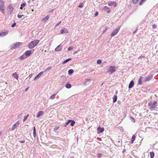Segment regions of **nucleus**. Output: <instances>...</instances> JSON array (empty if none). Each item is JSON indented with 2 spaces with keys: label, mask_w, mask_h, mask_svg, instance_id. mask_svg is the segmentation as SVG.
Listing matches in <instances>:
<instances>
[{
  "label": "nucleus",
  "mask_w": 158,
  "mask_h": 158,
  "mask_svg": "<svg viewBox=\"0 0 158 158\" xmlns=\"http://www.w3.org/2000/svg\"><path fill=\"white\" fill-rule=\"evenodd\" d=\"M26 5L25 3H23L21 4V7H20V9H22L23 8V7H24Z\"/></svg>",
  "instance_id": "obj_35"
},
{
  "label": "nucleus",
  "mask_w": 158,
  "mask_h": 158,
  "mask_svg": "<svg viewBox=\"0 0 158 158\" xmlns=\"http://www.w3.org/2000/svg\"><path fill=\"white\" fill-rule=\"evenodd\" d=\"M19 124V121H18L16 123L14 124L12 127V130H14L17 126H18Z\"/></svg>",
  "instance_id": "obj_11"
},
{
  "label": "nucleus",
  "mask_w": 158,
  "mask_h": 158,
  "mask_svg": "<svg viewBox=\"0 0 158 158\" xmlns=\"http://www.w3.org/2000/svg\"><path fill=\"white\" fill-rule=\"evenodd\" d=\"M68 31L66 30V28H64L61 30L60 32L61 34H63L64 33H68Z\"/></svg>",
  "instance_id": "obj_14"
},
{
  "label": "nucleus",
  "mask_w": 158,
  "mask_h": 158,
  "mask_svg": "<svg viewBox=\"0 0 158 158\" xmlns=\"http://www.w3.org/2000/svg\"><path fill=\"white\" fill-rule=\"evenodd\" d=\"M70 121H70V123H71L70 125L71 126H73L75 123V122L73 120H70Z\"/></svg>",
  "instance_id": "obj_32"
},
{
  "label": "nucleus",
  "mask_w": 158,
  "mask_h": 158,
  "mask_svg": "<svg viewBox=\"0 0 158 158\" xmlns=\"http://www.w3.org/2000/svg\"><path fill=\"white\" fill-rule=\"evenodd\" d=\"M22 44V43L17 42L16 44L13 45V48L14 49H16L19 48V46Z\"/></svg>",
  "instance_id": "obj_9"
},
{
  "label": "nucleus",
  "mask_w": 158,
  "mask_h": 158,
  "mask_svg": "<svg viewBox=\"0 0 158 158\" xmlns=\"http://www.w3.org/2000/svg\"><path fill=\"white\" fill-rule=\"evenodd\" d=\"M19 142L21 143H24L25 142V141L24 140L19 141Z\"/></svg>",
  "instance_id": "obj_47"
},
{
  "label": "nucleus",
  "mask_w": 158,
  "mask_h": 158,
  "mask_svg": "<svg viewBox=\"0 0 158 158\" xmlns=\"http://www.w3.org/2000/svg\"><path fill=\"white\" fill-rule=\"evenodd\" d=\"M139 0H133L132 2L134 4L137 3L139 1Z\"/></svg>",
  "instance_id": "obj_37"
},
{
  "label": "nucleus",
  "mask_w": 158,
  "mask_h": 158,
  "mask_svg": "<svg viewBox=\"0 0 158 158\" xmlns=\"http://www.w3.org/2000/svg\"><path fill=\"white\" fill-rule=\"evenodd\" d=\"M73 47H69L68 48V50L69 51H70L72 50H73Z\"/></svg>",
  "instance_id": "obj_40"
},
{
  "label": "nucleus",
  "mask_w": 158,
  "mask_h": 158,
  "mask_svg": "<svg viewBox=\"0 0 158 158\" xmlns=\"http://www.w3.org/2000/svg\"><path fill=\"white\" fill-rule=\"evenodd\" d=\"M83 6V3H81L79 4L78 7L80 8H82Z\"/></svg>",
  "instance_id": "obj_38"
},
{
  "label": "nucleus",
  "mask_w": 158,
  "mask_h": 158,
  "mask_svg": "<svg viewBox=\"0 0 158 158\" xmlns=\"http://www.w3.org/2000/svg\"><path fill=\"white\" fill-rule=\"evenodd\" d=\"M144 56H140L139 57V59H142L143 57Z\"/></svg>",
  "instance_id": "obj_54"
},
{
  "label": "nucleus",
  "mask_w": 158,
  "mask_h": 158,
  "mask_svg": "<svg viewBox=\"0 0 158 158\" xmlns=\"http://www.w3.org/2000/svg\"><path fill=\"white\" fill-rule=\"evenodd\" d=\"M49 15H47L42 20V21L46 22L47 21L49 18Z\"/></svg>",
  "instance_id": "obj_19"
},
{
  "label": "nucleus",
  "mask_w": 158,
  "mask_h": 158,
  "mask_svg": "<svg viewBox=\"0 0 158 158\" xmlns=\"http://www.w3.org/2000/svg\"><path fill=\"white\" fill-rule=\"evenodd\" d=\"M135 138H136V137L134 135L132 136L131 138V143H133V142L135 140Z\"/></svg>",
  "instance_id": "obj_24"
},
{
  "label": "nucleus",
  "mask_w": 158,
  "mask_h": 158,
  "mask_svg": "<svg viewBox=\"0 0 158 158\" xmlns=\"http://www.w3.org/2000/svg\"><path fill=\"white\" fill-rule=\"evenodd\" d=\"M24 54L27 56L28 57L31 54V51L30 50L27 51L25 52Z\"/></svg>",
  "instance_id": "obj_13"
},
{
  "label": "nucleus",
  "mask_w": 158,
  "mask_h": 158,
  "mask_svg": "<svg viewBox=\"0 0 158 158\" xmlns=\"http://www.w3.org/2000/svg\"><path fill=\"white\" fill-rule=\"evenodd\" d=\"M44 74V72H40L34 78V80H35L37 79L39 77H40L41 76Z\"/></svg>",
  "instance_id": "obj_15"
},
{
  "label": "nucleus",
  "mask_w": 158,
  "mask_h": 158,
  "mask_svg": "<svg viewBox=\"0 0 158 158\" xmlns=\"http://www.w3.org/2000/svg\"><path fill=\"white\" fill-rule=\"evenodd\" d=\"M61 23V21H60L58 23L56 24L55 26V28H56V27L57 26H58Z\"/></svg>",
  "instance_id": "obj_44"
},
{
  "label": "nucleus",
  "mask_w": 158,
  "mask_h": 158,
  "mask_svg": "<svg viewBox=\"0 0 158 158\" xmlns=\"http://www.w3.org/2000/svg\"><path fill=\"white\" fill-rule=\"evenodd\" d=\"M120 28V27H118V28H117L115 30H114L112 33L110 34V36L111 37L115 36L117 34Z\"/></svg>",
  "instance_id": "obj_4"
},
{
  "label": "nucleus",
  "mask_w": 158,
  "mask_h": 158,
  "mask_svg": "<svg viewBox=\"0 0 158 158\" xmlns=\"http://www.w3.org/2000/svg\"><path fill=\"white\" fill-rule=\"evenodd\" d=\"M70 120H68V122L65 123L64 124V126L66 127V126L68 125V124L70 123Z\"/></svg>",
  "instance_id": "obj_36"
},
{
  "label": "nucleus",
  "mask_w": 158,
  "mask_h": 158,
  "mask_svg": "<svg viewBox=\"0 0 158 158\" xmlns=\"http://www.w3.org/2000/svg\"><path fill=\"white\" fill-rule=\"evenodd\" d=\"M20 58L21 59V60H23L24 59V58L23 57V56H20Z\"/></svg>",
  "instance_id": "obj_49"
},
{
  "label": "nucleus",
  "mask_w": 158,
  "mask_h": 158,
  "mask_svg": "<svg viewBox=\"0 0 158 158\" xmlns=\"http://www.w3.org/2000/svg\"><path fill=\"white\" fill-rule=\"evenodd\" d=\"M56 94H55L52 95L50 97V99L52 100L55 99L56 98Z\"/></svg>",
  "instance_id": "obj_31"
},
{
  "label": "nucleus",
  "mask_w": 158,
  "mask_h": 158,
  "mask_svg": "<svg viewBox=\"0 0 158 158\" xmlns=\"http://www.w3.org/2000/svg\"><path fill=\"white\" fill-rule=\"evenodd\" d=\"M26 117H27H27L29 116V115L28 114L27 116H25Z\"/></svg>",
  "instance_id": "obj_59"
},
{
  "label": "nucleus",
  "mask_w": 158,
  "mask_h": 158,
  "mask_svg": "<svg viewBox=\"0 0 158 158\" xmlns=\"http://www.w3.org/2000/svg\"><path fill=\"white\" fill-rule=\"evenodd\" d=\"M142 77H141L138 80V84L139 85H142Z\"/></svg>",
  "instance_id": "obj_20"
},
{
  "label": "nucleus",
  "mask_w": 158,
  "mask_h": 158,
  "mask_svg": "<svg viewBox=\"0 0 158 158\" xmlns=\"http://www.w3.org/2000/svg\"><path fill=\"white\" fill-rule=\"evenodd\" d=\"M116 68L115 66H111L109 68L107 69V72L111 74L116 71Z\"/></svg>",
  "instance_id": "obj_3"
},
{
  "label": "nucleus",
  "mask_w": 158,
  "mask_h": 158,
  "mask_svg": "<svg viewBox=\"0 0 158 158\" xmlns=\"http://www.w3.org/2000/svg\"><path fill=\"white\" fill-rule=\"evenodd\" d=\"M131 118H132V120H134V122H135V119H134V118H132V117H131Z\"/></svg>",
  "instance_id": "obj_58"
},
{
  "label": "nucleus",
  "mask_w": 158,
  "mask_h": 158,
  "mask_svg": "<svg viewBox=\"0 0 158 158\" xmlns=\"http://www.w3.org/2000/svg\"><path fill=\"white\" fill-rule=\"evenodd\" d=\"M108 5L109 6H111L114 5V7L116 6V4L114 2H111L108 4Z\"/></svg>",
  "instance_id": "obj_17"
},
{
  "label": "nucleus",
  "mask_w": 158,
  "mask_h": 158,
  "mask_svg": "<svg viewBox=\"0 0 158 158\" xmlns=\"http://www.w3.org/2000/svg\"><path fill=\"white\" fill-rule=\"evenodd\" d=\"M59 128V127H55L54 129H53V131L54 132H56L57 131H56Z\"/></svg>",
  "instance_id": "obj_34"
},
{
  "label": "nucleus",
  "mask_w": 158,
  "mask_h": 158,
  "mask_svg": "<svg viewBox=\"0 0 158 158\" xmlns=\"http://www.w3.org/2000/svg\"><path fill=\"white\" fill-rule=\"evenodd\" d=\"M28 88H26V89H25V91H27V90H28Z\"/></svg>",
  "instance_id": "obj_57"
},
{
  "label": "nucleus",
  "mask_w": 158,
  "mask_h": 158,
  "mask_svg": "<svg viewBox=\"0 0 158 158\" xmlns=\"http://www.w3.org/2000/svg\"><path fill=\"white\" fill-rule=\"evenodd\" d=\"M134 81L133 80L131 81L129 85L128 88L129 89L132 88L134 86Z\"/></svg>",
  "instance_id": "obj_12"
},
{
  "label": "nucleus",
  "mask_w": 158,
  "mask_h": 158,
  "mask_svg": "<svg viewBox=\"0 0 158 158\" xmlns=\"http://www.w3.org/2000/svg\"><path fill=\"white\" fill-rule=\"evenodd\" d=\"M0 10L1 11L3 14L5 13V10L4 8V7L0 8Z\"/></svg>",
  "instance_id": "obj_33"
},
{
  "label": "nucleus",
  "mask_w": 158,
  "mask_h": 158,
  "mask_svg": "<svg viewBox=\"0 0 158 158\" xmlns=\"http://www.w3.org/2000/svg\"><path fill=\"white\" fill-rule=\"evenodd\" d=\"M4 6V4L2 0H0V8Z\"/></svg>",
  "instance_id": "obj_25"
},
{
  "label": "nucleus",
  "mask_w": 158,
  "mask_h": 158,
  "mask_svg": "<svg viewBox=\"0 0 158 158\" xmlns=\"http://www.w3.org/2000/svg\"><path fill=\"white\" fill-rule=\"evenodd\" d=\"M52 68V67L51 66L48 67L44 71H43L44 72V73H45L46 72H47V71L51 69Z\"/></svg>",
  "instance_id": "obj_29"
},
{
  "label": "nucleus",
  "mask_w": 158,
  "mask_h": 158,
  "mask_svg": "<svg viewBox=\"0 0 158 158\" xmlns=\"http://www.w3.org/2000/svg\"><path fill=\"white\" fill-rule=\"evenodd\" d=\"M23 16V15H18V18H21L22 16Z\"/></svg>",
  "instance_id": "obj_42"
},
{
  "label": "nucleus",
  "mask_w": 158,
  "mask_h": 158,
  "mask_svg": "<svg viewBox=\"0 0 158 158\" xmlns=\"http://www.w3.org/2000/svg\"><path fill=\"white\" fill-rule=\"evenodd\" d=\"M143 2H143V1H142V0H141V1L140 2H139V5H141L142 4V3H143Z\"/></svg>",
  "instance_id": "obj_45"
},
{
  "label": "nucleus",
  "mask_w": 158,
  "mask_h": 158,
  "mask_svg": "<svg viewBox=\"0 0 158 158\" xmlns=\"http://www.w3.org/2000/svg\"><path fill=\"white\" fill-rule=\"evenodd\" d=\"M102 62V61L100 60H98L97 61V63L98 64H100Z\"/></svg>",
  "instance_id": "obj_39"
},
{
  "label": "nucleus",
  "mask_w": 158,
  "mask_h": 158,
  "mask_svg": "<svg viewBox=\"0 0 158 158\" xmlns=\"http://www.w3.org/2000/svg\"><path fill=\"white\" fill-rule=\"evenodd\" d=\"M13 75L14 76L15 78L17 79H18V78L19 77L17 75V74L16 73H13Z\"/></svg>",
  "instance_id": "obj_28"
},
{
  "label": "nucleus",
  "mask_w": 158,
  "mask_h": 158,
  "mask_svg": "<svg viewBox=\"0 0 158 158\" xmlns=\"http://www.w3.org/2000/svg\"><path fill=\"white\" fill-rule=\"evenodd\" d=\"M16 25V23H13L12 25L11 26V27H15V26Z\"/></svg>",
  "instance_id": "obj_41"
},
{
  "label": "nucleus",
  "mask_w": 158,
  "mask_h": 158,
  "mask_svg": "<svg viewBox=\"0 0 158 158\" xmlns=\"http://www.w3.org/2000/svg\"><path fill=\"white\" fill-rule=\"evenodd\" d=\"M72 59V58H69V59H67L66 60H65L63 62V64H66V63H67V62H68V61H69L71 60Z\"/></svg>",
  "instance_id": "obj_22"
},
{
  "label": "nucleus",
  "mask_w": 158,
  "mask_h": 158,
  "mask_svg": "<svg viewBox=\"0 0 158 158\" xmlns=\"http://www.w3.org/2000/svg\"><path fill=\"white\" fill-rule=\"evenodd\" d=\"M137 30V29L133 32V34H135Z\"/></svg>",
  "instance_id": "obj_51"
},
{
  "label": "nucleus",
  "mask_w": 158,
  "mask_h": 158,
  "mask_svg": "<svg viewBox=\"0 0 158 158\" xmlns=\"http://www.w3.org/2000/svg\"><path fill=\"white\" fill-rule=\"evenodd\" d=\"M32 76V74H30L29 76V77L30 78Z\"/></svg>",
  "instance_id": "obj_53"
},
{
  "label": "nucleus",
  "mask_w": 158,
  "mask_h": 158,
  "mask_svg": "<svg viewBox=\"0 0 158 158\" xmlns=\"http://www.w3.org/2000/svg\"><path fill=\"white\" fill-rule=\"evenodd\" d=\"M102 156L101 154H98V157H100Z\"/></svg>",
  "instance_id": "obj_50"
},
{
  "label": "nucleus",
  "mask_w": 158,
  "mask_h": 158,
  "mask_svg": "<svg viewBox=\"0 0 158 158\" xmlns=\"http://www.w3.org/2000/svg\"><path fill=\"white\" fill-rule=\"evenodd\" d=\"M39 40H36L31 42L28 44V47L30 49L33 48L39 43Z\"/></svg>",
  "instance_id": "obj_1"
},
{
  "label": "nucleus",
  "mask_w": 158,
  "mask_h": 158,
  "mask_svg": "<svg viewBox=\"0 0 158 158\" xmlns=\"http://www.w3.org/2000/svg\"><path fill=\"white\" fill-rule=\"evenodd\" d=\"M118 103H119V102H118Z\"/></svg>",
  "instance_id": "obj_63"
},
{
  "label": "nucleus",
  "mask_w": 158,
  "mask_h": 158,
  "mask_svg": "<svg viewBox=\"0 0 158 158\" xmlns=\"http://www.w3.org/2000/svg\"><path fill=\"white\" fill-rule=\"evenodd\" d=\"M8 31H6L0 33V37L4 36L8 34Z\"/></svg>",
  "instance_id": "obj_16"
},
{
  "label": "nucleus",
  "mask_w": 158,
  "mask_h": 158,
  "mask_svg": "<svg viewBox=\"0 0 158 158\" xmlns=\"http://www.w3.org/2000/svg\"><path fill=\"white\" fill-rule=\"evenodd\" d=\"M92 80L90 79H85L84 84L85 85H87L91 83Z\"/></svg>",
  "instance_id": "obj_6"
},
{
  "label": "nucleus",
  "mask_w": 158,
  "mask_h": 158,
  "mask_svg": "<svg viewBox=\"0 0 158 158\" xmlns=\"http://www.w3.org/2000/svg\"><path fill=\"white\" fill-rule=\"evenodd\" d=\"M151 158H153L154 156V153L153 152H151L150 153Z\"/></svg>",
  "instance_id": "obj_30"
},
{
  "label": "nucleus",
  "mask_w": 158,
  "mask_h": 158,
  "mask_svg": "<svg viewBox=\"0 0 158 158\" xmlns=\"http://www.w3.org/2000/svg\"><path fill=\"white\" fill-rule=\"evenodd\" d=\"M156 104H157V102L156 101H154L153 102H149L148 103V106H150L149 109L151 110H154L156 107Z\"/></svg>",
  "instance_id": "obj_2"
},
{
  "label": "nucleus",
  "mask_w": 158,
  "mask_h": 158,
  "mask_svg": "<svg viewBox=\"0 0 158 158\" xmlns=\"http://www.w3.org/2000/svg\"><path fill=\"white\" fill-rule=\"evenodd\" d=\"M110 10H108L107 11V13H109L110 12Z\"/></svg>",
  "instance_id": "obj_55"
},
{
  "label": "nucleus",
  "mask_w": 158,
  "mask_h": 158,
  "mask_svg": "<svg viewBox=\"0 0 158 158\" xmlns=\"http://www.w3.org/2000/svg\"><path fill=\"white\" fill-rule=\"evenodd\" d=\"M65 86L67 88L70 89V88H71V87L72 86H71V85L70 84L68 83L66 84Z\"/></svg>",
  "instance_id": "obj_27"
},
{
  "label": "nucleus",
  "mask_w": 158,
  "mask_h": 158,
  "mask_svg": "<svg viewBox=\"0 0 158 158\" xmlns=\"http://www.w3.org/2000/svg\"><path fill=\"white\" fill-rule=\"evenodd\" d=\"M97 131L98 133H100L103 132L104 131V129L103 127H101L100 126H99L97 128Z\"/></svg>",
  "instance_id": "obj_8"
},
{
  "label": "nucleus",
  "mask_w": 158,
  "mask_h": 158,
  "mask_svg": "<svg viewBox=\"0 0 158 158\" xmlns=\"http://www.w3.org/2000/svg\"><path fill=\"white\" fill-rule=\"evenodd\" d=\"M34 130H33V136L34 138H35L36 136V130L35 129V127H33Z\"/></svg>",
  "instance_id": "obj_21"
},
{
  "label": "nucleus",
  "mask_w": 158,
  "mask_h": 158,
  "mask_svg": "<svg viewBox=\"0 0 158 158\" xmlns=\"http://www.w3.org/2000/svg\"><path fill=\"white\" fill-rule=\"evenodd\" d=\"M14 8L12 6L9 5L7 8V13L8 14L10 15L11 14Z\"/></svg>",
  "instance_id": "obj_5"
},
{
  "label": "nucleus",
  "mask_w": 158,
  "mask_h": 158,
  "mask_svg": "<svg viewBox=\"0 0 158 158\" xmlns=\"http://www.w3.org/2000/svg\"><path fill=\"white\" fill-rule=\"evenodd\" d=\"M27 117H26V116H25L24 117L23 120V122H25L26 120L27 119Z\"/></svg>",
  "instance_id": "obj_46"
},
{
  "label": "nucleus",
  "mask_w": 158,
  "mask_h": 158,
  "mask_svg": "<svg viewBox=\"0 0 158 158\" xmlns=\"http://www.w3.org/2000/svg\"><path fill=\"white\" fill-rule=\"evenodd\" d=\"M1 134V132H0V134Z\"/></svg>",
  "instance_id": "obj_62"
},
{
  "label": "nucleus",
  "mask_w": 158,
  "mask_h": 158,
  "mask_svg": "<svg viewBox=\"0 0 158 158\" xmlns=\"http://www.w3.org/2000/svg\"><path fill=\"white\" fill-rule=\"evenodd\" d=\"M118 103H119V102H118Z\"/></svg>",
  "instance_id": "obj_64"
},
{
  "label": "nucleus",
  "mask_w": 158,
  "mask_h": 158,
  "mask_svg": "<svg viewBox=\"0 0 158 158\" xmlns=\"http://www.w3.org/2000/svg\"><path fill=\"white\" fill-rule=\"evenodd\" d=\"M156 26L155 24H154L152 25V27L153 29H155L156 27Z\"/></svg>",
  "instance_id": "obj_43"
},
{
  "label": "nucleus",
  "mask_w": 158,
  "mask_h": 158,
  "mask_svg": "<svg viewBox=\"0 0 158 158\" xmlns=\"http://www.w3.org/2000/svg\"><path fill=\"white\" fill-rule=\"evenodd\" d=\"M44 112L43 111H39L37 116H36V118H39L42 115H43L44 114Z\"/></svg>",
  "instance_id": "obj_18"
},
{
  "label": "nucleus",
  "mask_w": 158,
  "mask_h": 158,
  "mask_svg": "<svg viewBox=\"0 0 158 158\" xmlns=\"http://www.w3.org/2000/svg\"><path fill=\"white\" fill-rule=\"evenodd\" d=\"M117 97L116 95H114V97L113 98V102H115L117 100Z\"/></svg>",
  "instance_id": "obj_26"
},
{
  "label": "nucleus",
  "mask_w": 158,
  "mask_h": 158,
  "mask_svg": "<svg viewBox=\"0 0 158 158\" xmlns=\"http://www.w3.org/2000/svg\"><path fill=\"white\" fill-rule=\"evenodd\" d=\"M62 47L61 45H59L55 49V51L56 52L60 51L62 50Z\"/></svg>",
  "instance_id": "obj_10"
},
{
  "label": "nucleus",
  "mask_w": 158,
  "mask_h": 158,
  "mask_svg": "<svg viewBox=\"0 0 158 158\" xmlns=\"http://www.w3.org/2000/svg\"><path fill=\"white\" fill-rule=\"evenodd\" d=\"M126 151V150L125 149H124L123 150V152H125Z\"/></svg>",
  "instance_id": "obj_56"
},
{
  "label": "nucleus",
  "mask_w": 158,
  "mask_h": 158,
  "mask_svg": "<svg viewBox=\"0 0 158 158\" xmlns=\"http://www.w3.org/2000/svg\"><path fill=\"white\" fill-rule=\"evenodd\" d=\"M34 0H32V1H33Z\"/></svg>",
  "instance_id": "obj_61"
},
{
  "label": "nucleus",
  "mask_w": 158,
  "mask_h": 158,
  "mask_svg": "<svg viewBox=\"0 0 158 158\" xmlns=\"http://www.w3.org/2000/svg\"><path fill=\"white\" fill-rule=\"evenodd\" d=\"M152 77L153 76L152 75L147 77L144 79V80H143V81L146 82L147 81H148L152 79Z\"/></svg>",
  "instance_id": "obj_7"
},
{
  "label": "nucleus",
  "mask_w": 158,
  "mask_h": 158,
  "mask_svg": "<svg viewBox=\"0 0 158 158\" xmlns=\"http://www.w3.org/2000/svg\"><path fill=\"white\" fill-rule=\"evenodd\" d=\"M98 11H97L94 14V16H96L98 15Z\"/></svg>",
  "instance_id": "obj_48"
},
{
  "label": "nucleus",
  "mask_w": 158,
  "mask_h": 158,
  "mask_svg": "<svg viewBox=\"0 0 158 158\" xmlns=\"http://www.w3.org/2000/svg\"><path fill=\"white\" fill-rule=\"evenodd\" d=\"M104 8L105 9H109V8L107 6H105L104 7Z\"/></svg>",
  "instance_id": "obj_52"
},
{
  "label": "nucleus",
  "mask_w": 158,
  "mask_h": 158,
  "mask_svg": "<svg viewBox=\"0 0 158 158\" xmlns=\"http://www.w3.org/2000/svg\"><path fill=\"white\" fill-rule=\"evenodd\" d=\"M146 0H142V1H143V2H145L146 1Z\"/></svg>",
  "instance_id": "obj_60"
},
{
  "label": "nucleus",
  "mask_w": 158,
  "mask_h": 158,
  "mask_svg": "<svg viewBox=\"0 0 158 158\" xmlns=\"http://www.w3.org/2000/svg\"><path fill=\"white\" fill-rule=\"evenodd\" d=\"M74 72V70L72 69H70L68 71V74L71 75Z\"/></svg>",
  "instance_id": "obj_23"
}]
</instances>
